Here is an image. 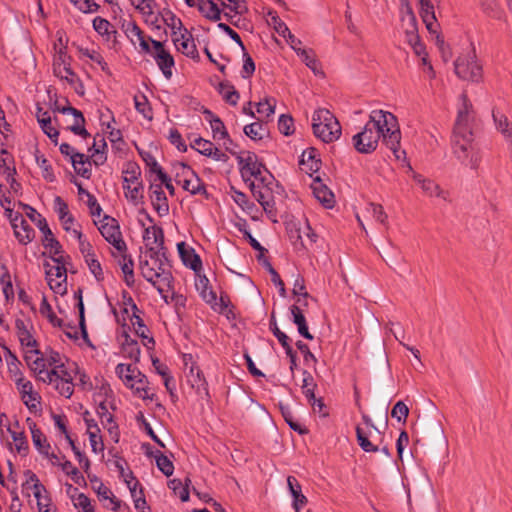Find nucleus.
<instances>
[{
  "instance_id": "c756f323",
  "label": "nucleus",
  "mask_w": 512,
  "mask_h": 512,
  "mask_svg": "<svg viewBox=\"0 0 512 512\" xmlns=\"http://www.w3.org/2000/svg\"><path fill=\"white\" fill-rule=\"evenodd\" d=\"M287 485L291 496L293 497L292 506L294 510L301 509L308 502L307 497L302 493L299 481L294 476H288Z\"/></svg>"
},
{
  "instance_id": "4468645a",
  "label": "nucleus",
  "mask_w": 512,
  "mask_h": 512,
  "mask_svg": "<svg viewBox=\"0 0 512 512\" xmlns=\"http://www.w3.org/2000/svg\"><path fill=\"white\" fill-rule=\"evenodd\" d=\"M239 169H240L241 176L245 182L250 181L251 177H255L265 187H268V185L271 184V180H274L273 175L267 170L265 165L260 161H256V163H253L252 165H249L248 167L242 166Z\"/></svg>"
},
{
  "instance_id": "f257e3e1",
  "label": "nucleus",
  "mask_w": 512,
  "mask_h": 512,
  "mask_svg": "<svg viewBox=\"0 0 512 512\" xmlns=\"http://www.w3.org/2000/svg\"><path fill=\"white\" fill-rule=\"evenodd\" d=\"M380 138L396 159L406 156V152L400 149L401 131L396 116L387 111L373 110L363 130L352 137L353 146L358 153L371 154L377 149Z\"/></svg>"
},
{
  "instance_id": "2f4dec72",
  "label": "nucleus",
  "mask_w": 512,
  "mask_h": 512,
  "mask_svg": "<svg viewBox=\"0 0 512 512\" xmlns=\"http://www.w3.org/2000/svg\"><path fill=\"white\" fill-rule=\"evenodd\" d=\"M140 370L133 366L132 364H123V363H120L117 365L116 367V374L118 375V377L124 382V384L131 388V389H134L135 387V380L137 378V372H139Z\"/></svg>"
},
{
  "instance_id": "f3484780",
  "label": "nucleus",
  "mask_w": 512,
  "mask_h": 512,
  "mask_svg": "<svg viewBox=\"0 0 512 512\" xmlns=\"http://www.w3.org/2000/svg\"><path fill=\"white\" fill-rule=\"evenodd\" d=\"M31 436H32V442L35 446V448L39 451L40 454L49 457L50 459H58V457L54 453H49L50 450V444L47 442L46 436L43 434V432L37 427L36 423L31 420L30 418L27 419Z\"/></svg>"
},
{
  "instance_id": "2eb2a0df",
  "label": "nucleus",
  "mask_w": 512,
  "mask_h": 512,
  "mask_svg": "<svg viewBox=\"0 0 512 512\" xmlns=\"http://www.w3.org/2000/svg\"><path fill=\"white\" fill-rule=\"evenodd\" d=\"M122 327L123 331L119 337L121 340V353L125 358H129L133 360L134 363H137L140 360L141 353L139 343L127 332L126 327L129 329V326H127L125 322H123Z\"/></svg>"
},
{
  "instance_id": "6ab92c4d",
  "label": "nucleus",
  "mask_w": 512,
  "mask_h": 512,
  "mask_svg": "<svg viewBox=\"0 0 512 512\" xmlns=\"http://www.w3.org/2000/svg\"><path fill=\"white\" fill-rule=\"evenodd\" d=\"M37 227L43 234L42 244H43L44 248L49 249L50 254L59 255V254L63 253L62 245L54 237L45 218L38 219Z\"/></svg>"
},
{
  "instance_id": "58836bf2",
  "label": "nucleus",
  "mask_w": 512,
  "mask_h": 512,
  "mask_svg": "<svg viewBox=\"0 0 512 512\" xmlns=\"http://www.w3.org/2000/svg\"><path fill=\"white\" fill-rule=\"evenodd\" d=\"M58 112L62 113V114H72L74 116V124L70 127V130L74 134L79 135L81 128L85 124V118H84L82 112L80 110L70 106L69 104L62 109H58Z\"/></svg>"
},
{
  "instance_id": "e2e57ef3",
  "label": "nucleus",
  "mask_w": 512,
  "mask_h": 512,
  "mask_svg": "<svg viewBox=\"0 0 512 512\" xmlns=\"http://www.w3.org/2000/svg\"><path fill=\"white\" fill-rule=\"evenodd\" d=\"M103 507L113 512H130V507L115 495L103 502Z\"/></svg>"
},
{
  "instance_id": "ea45409f",
  "label": "nucleus",
  "mask_w": 512,
  "mask_h": 512,
  "mask_svg": "<svg viewBox=\"0 0 512 512\" xmlns=\"http://www.w3.org/2000/svg\"><path fill=\"white\" fill-rule=\"evenodd\" d=\"M19 374L20 377L16 379V385L20 391L22 400L28 397L33 401H37V403H40L41 396L37 392L33 391V384L30 381H25L24 378L22 377V374Z\"/></svg>"
},
{
  "instance_id": "412c9836",
  "label": "nucleus",
  "mask_w": 512,
  "mask_h": 512,
  "mask_svg": "<svg viewBox=\"0 0 512 512\" xmlns=\"http://www.w3.org/2000/svg\"><path fill=\"white\" fill-rule=\"evenodd\" d=\"M187 381L202 399L209 398L208 384L199 367L194 365L190 367L189 374L187 375Z\"/></svg>"
},
{
  "instance_id": "a878e982",
  "label": "nucleus",
  "mask_w": 512,
  "mask_h": 512,
  "mask_svg": "<svg viewBox=\"0 0 512 512\" xmlns=\"http://www.w3.org/2000/svg\"><path fill=\"white\" fill-rule=\"evenodd\" d=\"M36 118L42 131L50 138L54 144H57L59 131L52 126L51 117L48 111L43 110V108L38 104L36 108Z\"/></svg>"
},
{
  "instance_id": "4be33fe9",
  "label": "nucleus",
  "mask_w": 512,
  "mask_h": 512,
  "mask_svg": "<svg viewBox=\"0 0 512 512\" xmlns=\"http://www.w3.org/2000/svg\"><path fill=\"white\" fill-rule=\"evenodd\" d=\"M420 16L431 34H438L434 5L431 0H420Z\"/></svg>"
},
{
  "instance_id": "864d4df0",
  "label": "nucleus",
  "mask_w": 512,
  "mask_h": 512,
  "mask_svg": "<svg viewBox=\"0 0 512 512\" xmlns=\"http://www.w3.org/2000/svg\"><path fill=\"white\" fill-rule=\"evenodd\" d=\"M16 326L18 329V337L21 342V345L26 346L27 348H34L37 342L32 337L30 331L25 325V322H16Z\"/></svg>"
},
{
  "instance_id": "aec40b11",
  "label": "nucleus",
  "mask_w": 512,
  "mask_h": 512,
  "mask_svg": "<svg viewBox=\"0 0 512 512\" xmlns=\"http://www.w3.org/2000/svg\"><path fill=\"white\" fill-rule=\"evenodd\" d=\"M149 190L150 199L154 210L158 213L160 217L167 215L169 213V204L161 184L151 183L149 186Z\"/></svg>"
},
{
  "instance_id": "0e129e2a",
  "label": "nucleus",
  "mask_w": 512,
  "mask_h": 512,
  "mask_svg": "<svg viewBox=\"0 0 512 512\" xmlns=\"http://www.w3.org/2000/svg\"><path fill=\"white\" fill-rule=\"evenodd\" d=\"M493 118L497 125V128L501 131V133L509 140H512V124L509 123L508 119L504 115H500L498 117L493 111Z\"/></svg>"
},
{
  "instance_id": "4c0bfd02",
  "label": "nucleus",
  "mask_w": 512,
  "mask_h": 512,
  "mask_svg": "<svg viewBox=\"0 0 512 512\" xmlns=\"http://www.w3.org/2000/svg\"><path fill=\"white\" fill-rule=\"evenodd\" d=\"M285 229L289 240L296 249H298V246H300L301 248L305 247L299 223L295 221L286 222Z\"/></svg>"
},
{
  "instance_id": "de8ad7c7",
  "label": "nucleus",
  "mask_w": 512,
  "mask_h": 512,
  "mask_svg": "<svg viewBox=\"0 0 512 512\" xmlns=\"http://www.w3.org/2000/svg\"><path fill=\"white\" fill-rule=\"evenodd\" d=\"M159 15L162 17L164 23L172 29L173 35L176 34L175 30L181 31L185 29L181 19H179L170 9L165 8L162 12H159Z\"/></svg>"
},
{
  "instance_id": "1a4fd4ad",
  "label": "nucleus",
  "mask_w": 512,
  "mask_h": 512,
  "mask_svg": "<svg viewBox=\"0 0 512 512\" xmlns=\"http://www.w3.org/2000/svg\"><path fill=\"white\" fill-rule=\"evenodd\" d=\"M454 69L462 80L478 82L482 78V67L473 58L458 57L454 62Z\"/></svg>"
},
{
  "instance_id": "39448f33",
  "label": "nucleus",
  "mask_w": 512,
  "mask_h": 512,
  "mask_svg": "<svg viewBox=\"0 0 512 512\" xmlns=\"http://www.w3.org/2000/svg\"><path fill=\"white\" fill-rule=\"evenodd\" d=\"M52 263L46 262L45 274L50 288L57 294H65L67 291V267L70 256L51 254Z\"/></svg>"
},
{
  "instance_id": "c03bdc74",
  "label": "nucleus",
  "mask_w": 512,
  "mask_h": 512,
  "mask_svg": "<svg viewBox=\"0 0 512 512\" xmlns=\"http://www.w3.org/2000/svg\"><path fill=\"white\" fill-rule=\"evenodd\" d=\"M243 131L247 137L254 141L262 140L267 133L265 125L260 121L244 126Z\"/></svg>"
},
{
  "instance_id": "052dcab7",
  "label": "nucleus",
  "mask_w": 512,
  "mask_h": 512,
  "mask_svg": "<svg viewBox=\"0 0 512 512\" xmlns=\"http://www.w3.org/2000/svg\"><path fill=\"white\" fill-rule=\"evenodd\" d=\"M136 420L137 422L143 427L144 431L146 432V434L157 444L159 445L160 447L164 448L165 445L164 443L161 441V439L155 434L154 430L152 429L151 425L148 423V421L146 420L143 412H138V414L136 415Z\"/></svg>"
},
{
  "instance_id": "4d7b16f0",
  "label": "nucleus",
  "mask_w": 512,
  "mask_h": 512,
  "mask_svg": "<svg viewBox=\"0 0 512 512\" xmlns=\"http://www.w3.org/2000/svg\"><path fill=\"white\" fill-rule=\"evenodd\" d=\"M134 103H135V109L142 114L146 119L152 120L153 118V112L152 108L148 102L147 97L142 94L140 96L134 97Z\"/></svg>"
},
{
  "instance_id": "bb28decb",
  "label": "nucleus",
  "mask_w": 512,
  "mask_h": 512,
  "mask_svg": "<svg viewBox=\"0 0 512 512\" xmlns=\"http://www.w3.org/2000/svg\"><path fill=\"white\" fill-rule=\"evenodd\" d=\"M401 3H402V5H405V8H406V16L402 17V21L406 22V27H405L406 40H413V39L416 40L417 37H419L416 16H415L408 0H401Z\"/></svg>"
},
{
  "instance_id": "f8f14e48",
  "label": "nucleus",
  "mask_w": 512,
  "mask_h": 512,
  "mask_svg": "<svg viewBox=\"0 0 512 512\" xmlns=\"http://www.w3.org/2000/svg\"><path fill=\"white\" fill-rule=\"evenodd\" d=\"M66 50L67 47H61L55 52L53 58V72L54 75L61 80L73 83L75 74L71 68V57L67 55Z\"/></svg>"
},
{
  "instance_id": "5fc2aeb1",
  "label": "nucleus",
  "mask_w": 512,
  "mask_h": 512,
  "mask_svg": "<svg viewBox=\"0 0 512 512\" xmlns=\"http://www.w3.org/2000/svg\"><path fill=\"white\" fill-rule=\"evenodd\" d=\"M35 159L38 166L42 169V176L45 180L49 182H53L55 180V175L53 172L52 166L49 164L48 160L45 158L43 154H40L37 150L35 153Z\"/></svg>"
},
{
  "instance_id": "680f3d73",
  "label": "nucleus",
  "mask_w": 512,
  "mask_h": 512,
  "mask_svg": "<svg viewBox=\"0 0 512 512\" xmlns=\"http://www.w3.org/2000/svg\"><path fill=\"white\" fill-rule=\"evenodd\" d=\"M279 132L285 136L292 135L295 131L294 120L289 114H282L278 120Z\"/></svg>"
},
{
  "instance_id": "393cba45",
  "label": "nucleus",
  "mask_w": 512,
  "mask_h": 512,
  "mask_svg": "<svg viewBox=\"0 0 512 512\" xmlns=\"http://www.w3.org/2000/svg\"><path fill=\"white\" fill-rule=\"evenodd\" d=\"M73 233L78 238L80 252L84 256L91 273L96 277V258L93 252L92 244L89 241H87V239L83 236V234L80 231L73 230Z\"/></svg>"
},
{
  "instance_id": "a18cd8bd",
  "label": "nucleus",
  "mask_w": 512,
  "mask_h": 512,
  "mask_svg": "<svg viewBox=\"0 0 512 512\" xmlns=\"http://www.w3.org/2000/svg\"><path fill=\"white\" fill-rule=\"evenodd\" d=\"M209 123L214 139H225L230 144L233 143V140L230 138L223 121L219 117L212 118Z\"/></svg>"
},
{
  "instance_id": "0eeeda50",
  "label": "nucleus",
  "mask_w": 512,
  "mask_h": 512,
  "mask_svg": "<svg viewBox=\"0 0 512 512\" xmlns=\"http://www.w3.org/2000/svg\"><path fill=\"white\" fill-rule=\"evenodd\" d=\"M98 232L118 253L127 252V245L123 240L120 225L115 218L104 215L101 226H98Z\"/></svg>"
},
{
  "instance_id": "774afa93",
  "label": "nucleus",
  "mask_w": 512,
  "mask_h": 512,
  "mask_svg": "<svg viewBox=\"0 0 512 512\" xmlns=\"http://www.w3.org/2000/svg\"><path fill=\"white\" fill-rule=\"evenodd\" d=\"M190 146L204 156H211L212 154L213 143L202 137L196 138Z\"/></svg>"
},
{
  "instance_id": "9b49d317",
  "label": "nucleus",
  "mask_w": 512,
  "mask_h": 512,
  "mask_svg": "<svg viewBox=\"0 0 512 512\" xmlns=\"http://www.w3.org/2000/svg\"><path fill=\"white\" fill-rule=\"evenodd\" d=\"M154 52L152 57L156 61L159 69L162 71L165 78L170 79L172 76V68L175 65L173 56L164 47V43L153 38H149Z\"/></svg>"
},
{
  "instance_id": "3c124183",
  "label": "nucleus",
  "mask_w": 512,
  "mask_h": 512,
  "mask_svg": "<svg viewBox=\"0 0 512 512\" xmlns=\"http://www.w3.org/2000/svg\"><path fill=\"white\" fill-rule=\"evenodd\" d=\"M297 55L301 58L305 65L314 72V74H323L322 71H319V62L316 59L315 53L312 49L303 48L300 52L298 51Z\"/></svg>"
},
{
  "instance_id": "79ce46f5",
  "label": "nucleus",
  "mask_w": 512,
  "mask_h": 512,
  "mask_svg": "<svg viewBox=\"0 0 512 512\" xmlns=\"http://www.w3.org/2000/svg\"><path fill=\"white\" fill-rule=\"evenodd\" d=\"M279 409L280 412L285 420V422L288 424V426L298 432L299 434H305L307 433V429L303 428L295 419L294 415L288 405H285L283 403H279Z\"/></svg>"
},
{
  "instance_id": "c85d7f7f",
  "label": "nucleus",
  "mask_w": 512,
  "mask_h": 512,
  "mask_svg": "<svg viewBox=\"0 0 512 512\" xmlns=\"http://www.w3.org/2000/svg\"><path fill=\"white\" fill-rule=\"evenodd\" d=\"M197 9L207 20L217 22L221 19L222 9L213 0H197Z\"/></svg>"
},
{
  "instance_id": "a211bd4d",
  "label": "nucleus",
  "mask_w": 512,
  "mask_h": 512,
  "mask_svg": "<svg viewBox=\"0 0 512 512\" xmlns=\"http://www.w3.org/2000/svg\"><path fill=\"white\" fill-rule=\"evenodd\" d=\"M314 196L317 200L327 209H331L335 204V197L333 192L323 183L320 176L313 178L311 184Z\"/></svg>"
},
{
  "instance_id": "8fccbe9b",
  "label": "nucleus",
  "mask_w": 512,
  "mask_h": 512,
  "mask_svg": "<svg viewBox=\"0 0 512 512\" xmlns=\"http://www.w3.org/2000/svg\"><path fill=\"white\" fill-rule=\"evenodd\" d=\"M136 149L141 157V159L144 161L145 165L149 167V172L151 174H156L157 176L160 175V173H163L164 170L162 167L158 164L155 157L148 151H144L140 149L138 146H136Z\"/></svg>"
},
{
  "instance_id": "cd10ccee",
  "label": "nucleus",
  "mask_w": 512,
  "mask_h": 512,
  "mask_svg": "<svg viewBox=\"0 0 512 512\" xmlns=\"http://www.w3.org/2000/svg\"><path fill=\"white\" fill-rule=\"evenodd\" d=\"M356 438H357V442L359 444V446L361 447V449L365 452H378V451H381L384 455H386L387 457H390L391 456V453H390V450L388 448L387 445L383 446V447H379V445H374L370 440H369V435L368 433H366L361 427L357 426L356 427Z\"/></svg>"
},
{
  "instance_id": "423d86ee",
  "label": "nucleus",
  "mask_w": 512,
  "mask_h": 512,
  "mask_svg": "<svg viewBox=\"0 0 512 512\" xmlns=\"http://www.w3.org/2000/svg\"><path fill=\"white\" fill-rule=\"evenodd\" d=\"M177 166H179L181 171L176 172V183L181 185L185 191L190 192L192 195L200 194L206 199H209L210 194L206 190L205 183L198 174L188 164L178 163Z\"/></svg>"
},
{
  "instance_id": "13d9d810",
  "label": "nucleus",
  "mask_w": 512,
  "mask_h": 512,
  "mask_svg": "<svg viewBox=\"0 0 512 512\" xmlns=\"http://www.w3.org/2000/svg\"><path fill=\"white\" fill-rule=\"evenodd\" d=\"M168 487L178 495L182 502L189 500L188 484H183L180 479H172L168 482Z\"/></svg>"
},
{
  "instance_id": "5701e85b",
  "label": "nucleus",
  "mask_w": 512,
  "mask_h": 512,
  "mask_svg": "<svg viewBox=\"0 0 512 512\" xmlns=\"http://www.w3.org/2000/svg\"><path fill=\"white\" fill-rule=\"evenodd\" d=\"M26 482L23 484L24 489H32L33 495L37 500V506H41V504L45 503V497L47 495H43V493H47L45 486L40 483L37 475L31 470L25 471Z\"/></svg>"
},
{
  "instance_id": "b1692460",
  "label": "nucleus",
  "mask_w": 512,
  "mask_h": 512,
  "mask_svg": "<svg viewBox=\"0 0 512 512\" xmlns=\"http://www.w3.org/2000/svg\"><path fill=\"white\" fill-rule=\"evenodd\" d=\"M98 416L100 417L103 427L109 432L111 439L117 443L119 441L118 425L115 423L113 415L108 411L103 402L98 404Z\"/></svg>"
},
{
  "instance_id": "7ed1b4c3",
  "label": "nucleus",
  "mask_w": 512,
  "mask_h": 512,
  "mask_svg": "<svg viewBox=\"0 0 512 512\" xmlns=\"http://www.w3.org/2000/svg\"><path fill=\"white\" fill-rule=\"evenodd\" d=\"M451 143L453 154L462 164L470 166L472 169L478 168L481 156L474 143L471 127L454 126Z\"/></svg>"
},
{
  "instance_id": "e433bc0d",
  "label": "nucleus",
  "mask_w": 512,
  "mask_h": 512,
  "mask_svg": "<svg viewBox=\"0 0 512 512\" xmlns=\"http://www.w3.org/2000/svg\"><path fill=\"white\" fill-rule=\"evenodd\" d=\"M75 185L78 188V196L79 200L86 203L89 207L90 214L92 216V223L96 225V198L93 194H91L88 190H86L81 183L74 181Z\"/></svg>"
},
{
  "instance_id": "473e14b6",
  "label": "nucleus",
  "mask_w": 512,
  "mask_h": 512,
  "mask_svg": "<svg viewBox=\"0 0 512 512\" xmlns=\"http://www.w3.org/2000/svg\"><path fill=\"white\" fill-rule=\"evenodd\" d=\"M217 92L222 95L223 100L230 104L231 106H236L239 99L240 94L235 89L234 85L229 81L219 82L215 87Z\"/></svg>"
},
{
  "instance_id": "a19ab883",
  "label": "nucleus",
  "mask_w": 512,
  "mask_h": 512,
  "mask_svg": "<svg viewBox=\"0 0 512 512\" xmlns=\"http://www.w3.org/2000/svg\"><path fill=\"white\" fill-rule=\"evenodd\" d=\"M302 374V393L306 397L307 401L315 400V389L317 388V383L315 382L312 374L307 370H304Z\"/></svg>"
},
{
  "instance_id": "09e8293b",
  "label": "nucleus",
  "mask_w": 512,
  "mask_h": 512,
  "mask_svg": "<svg viewBox=\"0 0 512 512\" xmlns=\"http://www.w3.org/2000/svg\"><path fill=\"white\" fill-rule=\"evenodd\" d=\"M98 35L106 36V40L115 45L117 31L108 20L101 17H98Z\"/></svg>"
},
{
  "instance_id": "f03ea898",
  "label": "nucleus",
  "mask_w": 512,
  "mask_h": 512,
  "mask_svg": "<svg viewBox=\"0 0 512 512\" xmlns=\"http://www.w3.org/2000/svg\"><path fill=\"white\" fill-rule=\"evenodd\" d=\"M155 245L149 247L147 253L151 260H154V266H151L147 259H143L142 256L139 258V264L142 276L149 282L155 283L154 280L160 276H164V279L171 277L170 269L172 267L169 257L168 249L164 242V231L162 228H155Z\"/></svg>"
},
{
  "instance_id": "ddd939ff",
  "label": "nucleus",
  "mask_w": 512,
  "mask_h": 512,
  "mask_svg": "<svg viewBox=\"0 0 512 512\" xmlns=\"http://www.w3.org/2000/svg\"><path fill=\"white\" fill-rule=\"evenodd\" d=\"M126 199L133 205L144 204V183L141 177H122Z\"/></svg>"
},
{
  "instance_id": "20e7f679",
  "label": "nucleus",
  "mask_w": 512,
  "mask_h": 512,
  "mask_svg": "<svg viewBox=\"0 0 512 512\" xmlns=\"http://www.w3.org/2000/svg\"><path fill=\"white\" fill-rule=\"evenodd\" d=\"M314 135L325 143L337 140L341 135V126L337 118L327 109L319 108L312 117Z\"/></svg>"
},
{
  "instance_id": "72a5a7b5",
  "label": "nucleus",
  "mask_w": 512,
  "mask_h": 512,
  "mask_svg": "<svg viewBox=\"0 0 512 512\" xmlns=\"http://www.w3.org/2000/svg\"><path fill=\"white\" fill-rule=\"evenodd\" d=\"M195 286L206 303L212 304L217 300V295L211 288L209 280L205 275L201 276L198 274V280L196 281Z\"/></svg>"
},
{
  "instance_id": "6e6552de",
  "label": "nucleus",
  "mask_w": 512,
  "mask_h": 512,
  "mask_svg": "<svg viewBox=\"0 0 512 512\" xmlns=\"http://www.w3.org/2000/svg\"><path fill=\"white\" fill-rule=\"evenodd\" d=\"M46 383L54 386L61 396L70 398L74 391L73 377L69 370L51 369L46 373Z\"/></svg>"
},
{
  "instance_id": "69168bd1",
  "label": "nucleus",
  "mask_w": 512,
  "mask_h": 512,
  "mask_svg": "<svg viewBox=\"0 0 512 512\" xmlns=\"http://www.w3.org/2000/svg\"><path fill=\"white\" fill-rule=\"evenodd\" d=\"M256 66L253 58L245 50L243 51V66L241 70V77L243 79H249L253 76Z\"/></svg>"
},
{
  "instance_id": "37998d69",
  "label": "nucleus",
  "mask_w": 512,
  "mask_h": 512,
  "mask_svg": "<svg viewBox=\"0 0 512 512\" xmlns=\"http://www.w3.org/2000/svg\"><path fill=\"white\" fill-rule=\"evenodd\" d=\"M184 32L181 34V50L182 53L188 57L195 58L198 57V51L192 35L188 32L187 29L183 30Z\"/></svg>"
},
{
  "instance_id": "7c9ffc66",
  "label": "nucleus",
  "mask_w": 512,
  "mask_h": 512,
  "mask_svg": "<svg viewBox=\"0 0 512 512\" xmlns=\"http://www.w3.org/2000/svg\"><path fill=\"white\" fill-rule=\"evenodd\" d=\"M460 99L462 101V107L459 108V110H458L457 118H456L454 126L471 127L470 126V120H471L470 115L473 111L472 103L470 102L466 93H462L460 95Z\"/></svg>"
},
{
  "instance_id": "6e6d98bb",
  "label": "nucleus",
  "mask_w": 512,
  "mask_h": 512,
  "mask_svg": "<svg viewBox=\"0 0 512 512\" xmlns=\"http://www.w3.org/2000/svg\"><path fill=\"white\" fill-rule=\"evenodd\" d=\"M156 460V465L158 469L167 477L171 476L174 472V464L173 462L160 451H157L154 455Z\"/></svg>"
},
{
  "instance_id": "603ef678",
  "label": "nucleus",
  "mask_w": 512,
  "mask_h": 512,
  "mask_svg": "<svg viewBox=\"0 0 512 512\" xmlns=\"http://www.w3.org/2000/svg\"><path fill=\"white\" fill-rule=\"evenodd\" d=\"M8 431L15 442L16 451L22 456H27L29 452V445L24 432H15L10 428H8Z\"/></svg>"
},
{
  "instance_id": "49530a36",
  "label": "nucleus",
  "mask_w": 512,
  "mask_h": 512,
  "mask_svg": "<svg viewBox=\"0 0 512 512\" xmlns=\"http://www.w3.org/2000/svg\"><path fill=\"white\" fill-rule=\"evenodd\" d=\"M14 235L20 244L27 245L34 239L35 230L27 221H25L16 229Z\"/></svg>"
},
{
  "instance_id": "9d476101",
  "label": "nucleus",
  "mask_w": 512,
  "mask_h": 512,
  "mask_svg": "<svg viewBox=\"0 0 512 512\" xmlns=\"http://www.w3.org/2000/svg\"><path fill=\"white\" fill-rule=\"evenodd\" d=\"M108 304L115 316V320H142L139 314L140 310L127 292L123 293L122 301L117 302L115 306L111 303Z\"/></svg>"
},
{
  "instance_id": "bf43d9fd",
  "label": "nucleus",
  "mask_w": 512,
  "mask_h": 512,
  "mask_svg": "<svg viewBox=\"0 0 512 512\" xmlns=\"http://www.w3.org/2000/svg\"><path fill=\"white\" fill-rule=\"evenodd\" d=\"M46 363L45 358L37 356L30 365V369L36 374L37 379L44 383L47 381L45 380L46 373L50 371L46 369Z\"/></svg>"
},
{
  "instance_id": "c9c22d12",
  "label": "nucleus",
  "mask_w": 512,
  "mask_h": 512,
  "mask_svg": "<svg viewBox=\"0 0 512 512\" xmlns=\"http://www.w3.org/2000/svg\"><path fill=\"white\" fill-rule=\"evenodd\" d=\"M72 165L76 173L82 177L89 178L91 176V164L85 154L76 153L72 155Z\"/></svg>"
},
{
  "instance_id": "338daca9",
  "label": "nucleus",
  "mask_w": 512,
  "mask_h": 512,
  "mask_svg": "<svg viewBox=\"0 0 512 512\" xmlns=\"http://www.w3.org/2000/svg\"><path fill=\"white\" fill-rule=\"evenodd\" d=\"M481 7L483 12L489 17L500 19L502 11L500 10L496 0H482Z\"/></svg>"
},
{
  "instance_id": "dca6fc26",
  "label": "nucleus",
  "mask_w": 512,
  "mask_h": 512,
  "mask_svg": "<svg viewBox=\"0 0 512 512\" xmlns=\"http://www.w3.org/2000/svg\"><path fill=\"white\" fill-rule=\"evenodd\" d=\"M177 249L183 265L198 274L202 270V260L195 250L183 241L177 244Z\"/></svg>"
},
{
  "instance_id": "f704fd0d",
  "label": "nucleus",
  "mask_w": 512,
  "mask_h": 512,
  "mask_svg": "<svg viewBox=\"0 0 512 512\" xmlns=\"http://www.w3.org/2000/svg\"><path fill=\"white\" fill-rule=\"evenodd\" d=\"M69 489L73 491L70 496L74 506L79 510L78 512H95L90 499L84 493L78 492V489L73 488L71 485L69 486Z\"/></svg>"
}]
</instances>
